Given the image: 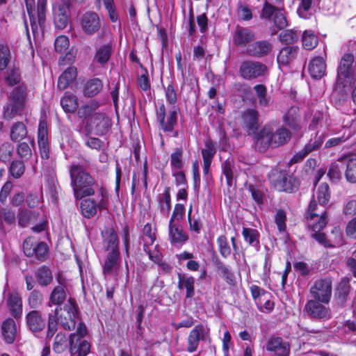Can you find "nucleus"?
I'll return each instance as SVG.
<instances>
[{
	"label": "nucleus",
	"instance_id": "obj_1",
	"mask_svg": "<svg viewBox=\"0 0 356 356\" xmlns=\"http://www.w3.org/2000/svg\"><path fill=\"white\" fill-rule=\"evenodd\" d=\"M61 309L56 307L54 313L48 314L46 340H51L57 332L58 321L63 329L66 330H73L76 327V319L79 316V308L76 300L70 298L67 303L63 307V312L58 316V312Z\"/></svg>",
	"mask_w": 356,
	"mask_h": 356
},
{
	"label": "nucleus",
	"instance_id": "obj_2",
	"mask_svg": "<svg viewBox=\"0 0 356 356\" xmlns=\"http://www.w3.org/2000/svg\"><path fill=\"white\" fill-rule=\"evenodd\" d=\"M70 177L74 196L76 200L95 194V186H97V183L83 165L72 164L70 167Z\"/></svg>",
	"mask_w": 356,
	"mask_h": 356
},
{
	"label": "nucleus",
	"instance_id": "obj_3",
	"mask_svg": "<svg viewBox=\"0 0 356 356\" xmlns=\"http://www.w3.org/2000/svg\"><path fill=\"white\" fill-rule=\"evenodd\" d=\"M98 197H100L98 202L90 197L81 199L80 212L84 218L91 219L97 215L98 211L108 210L109 197L105 188L101 186L99 188Z\"/></svg>",
	"mask_w": 356,
	"mask_h": 356
},
{
	"label": "nucleus",
	"instance_id": "obj_4",
	"mask_svg": "<svg viewBox=\"0 0 356 356\" xmlns=\"http://www.w3.org/2000/svg\"><path fill=\"white\" fill-rule=\"evenodd\" d=\"M327 209H324L322 211H321L320 216H318V220L316 223L312 225H309V227L314 232L312 234V237L314 238L319 244L323 245L325 248H333L337 245H341L343 243V237L342 233L338 229L336 232H332L333 234H335V241L334 243L330 242L329 239H327V236L325 233L321 232V231L326 226L327 223Z\"/></svg>",
	"mask_w": 356,
	"mask_h": 356
},
{
	"label": "nucleus",
	"instance_id": "obj_5",
	"mask_svg": "<svg viewBox=\"0 0 356 356\" xmlns=\"http://www.w3.org/2000/svg\"><path fill=\"white\" fill-rule=\"evenodd\" d=\"M330 198L331 191L329 185L325 182L321 183L309 202L305 213V218L309 221L320 216L321 212L318 213L317 202L320 206L325 207L329 203Z\"/></svg>",
	"mask_w": 356,
	"mask_h": 356
},
{
	"label": "nucleus",
	"instance_id": "obj_6",
	"mask_svg": "<svg viewBox=\"0 0 356 356\" xmlns=\"http://www.w3.org/2000/svg\"><path fill=\"white\" fill-rule=\"evenodd\" d=\"M355 56L352 53L344 54L340 59L337 69L336 80L339 86L353 84L355 81L353 63Z\"/></svg>",
	"mask_w": 356,
	"mask_h": 356
},
{
	"label": "nucleus",
	"instance_id": "obj_7",
	"mask_svg": "<svg viewBox=\"0 0 356 356\" xmlns=\"http://www.w3.org/2000/svg\"><path fill=\"white\" fill-rule=\"evenodd\" d=\"M26 6L27 14L29 17L32 31L35 32L38 29V26L43 29L46 21L47 3V0H38L37 1V19L35 16V0H24Z\"/></svg>",
	"mask_w": 356,
	"mask_h": 356
},
{
	"label": "nucleus",
	"instance_id": "obj_8",
	"mask_svg": "<svg viewBox=\"0 0 356 356\" xmlns=\"http://www.w3.org/2000/svg\"><path fill=\"white\" fill-rule=\"evenodd\" d=\"M268 70L266 64L254 60H245L240 64L238 73L245 80H253L264 76Z\"/></svg>",
	"mask_w": 356,
	"mask_h": 356
},
{
	"label": "nucleus",
	"instance_id": "obj_9",
	"mask_svg": "<svg viewBox=\"0 0 356 356\" xmlns=\"http://www.w3.org/2000/svg\"><path fill=\"white\" fill-rule=\"evenodd\" d=\"M283 10L279 6L264 1L260 13V18L268 21H273L274 25L280 30L287 26L286 19L283 14Z\"/></svg>",
	"mask_w": 356,
	"mask_h": 356
},
{
	"label": "nucleus",
	"instance_id": "obj_10",
	"mask_svg": "<svg viewBox=\"0 0 356 356\" xmlns=\"http://www.w3.org/2000/svg\"><path fill=\"white\" fill-rule=\"evenodd\" d=\"M179 108L174 106L173 109L166 115V108L164 104H161L156 111V121L160 129L164 133H171L177 124L178 111Z\"/></svg>",
	"mask_w": 356,
	"mask_h": 356
},
{
	"label": "nucleus",
	"instance_id": "obj_11",
	"mask_svg": "<svg viewBox=\"0 0 356 356\" xmlns=\"http://www.w3.org/2000/svg\"><path fill=\"white\" fill-rule=\"evenodd\" d=\"M86 127L88 129V133L93 130L95 134L104 136L111 129L112 120L105 113H94L88 120Z\"/></svg>",
	"mask_w": 356,
	"mask_h": 356
},
{
	"label": "nucleus",
	"instance_id": "obj_12",
	"mask_svg": "<svg viewBox=\"0 0 356 356\" xmlns=\"http://www.w3.org/2000/svg\"><path fill=\"white\" fill-rule=\"evenodd\" d=\"M332 291V280L330 277L318 279L309 290L313 298L319 300L325 305L330 302Z\"/></svg>",
	"mask_w": 356,
	"mask_h": 356
},
{
	"label": "nucleus",
	"instance_id": "obj_13",
	"mask_svg": "<svg viewBox=\"0 0 356 356\" xmlns=\"http://www.w3.org/2000/svg\"><path fill=\"white\" fill-rule=\"evenodd\" d=\"M300 181L299 179L293 175H290L286 170H280L274 182L275 188L279 192L294 193L299 190Z\"/></svg>",
	"mask_w": 356,
	"mask_h": 356
},
{
	"label": "nucleus",
	"instance_id": "obj_14",
	"mask_svg": "<svg viewBox=\"0 0 356 356\" xmlns=\"http://www.w3.org/2000/svg\"><path fill=\"white\" fill-rule=\"evenodd\" d=\"M24 318L26 328L34 335L41 333L47 327V321L38 309L30 310L25 314Z\"/></svg>",
	"mask_w": 356,
	"mask_h": 356
},
{
	"label": "nucleus",
	"instance_id": "obj_15",
	"mask_svg": "<svg viewBox=\"0 0 356 356\" xmlns=\"http://www.w3.org/2000/svg\"><path fill=\"white\" fill-rule=\"evenodd\" d=\"M273 47V44L270 40H254L247 46L245 54L252 58H263L271 54Z\"/></svg>",
	"mask_w": 356,
	"mask_h": 356
},
{
	"label": "nucleus",
	"instance_id": "obj_16",
	"mask_svg": "<svg viewBox=\"0 0 356 356\" xmlns=\"http://www.w3.org/2000/svg\"><path fill=\"white\" fill-rule=\"evenodd\" d=\"M266 350L267 352L273 353L275 356H289L291 345L282 337L273 334L266 342Z\"/></svg>",
	"mask_w": 356,
	"mask_h": 356
},
{
	"label": "nucleus",
	"instance_id": "obj_17",
	"mask_svg": "<svg viewBox=\"0 0 356 356\" xmlns=\"http://www.w3.org/2000/svg\"><path fill=\"white\" fill-rule=\"evenodd\" d=\"M325 303L321 302L319 300H309L305 305V310L308 316L315 319H330L331 318V311Z\"/></svg>",
	"mask_w": 356,
	"mask_h": 356
},
{
	"label": "nucleus",
	"instance_id": "obj_18",
	"mask_svg": "<svg viewBox=\"0 0 356 356\" xmlns=\"http://www.w3.org/2000/svg\"><path fill=\"white\" fill-rule=\"evenodd\" d=\"M255 39L256 34L250 28L238 25L236 26L233 35V43L236 47L246 49Z\"/></svg>",
	"mask_w": 356,
	"mask_h": 356
},
{
	"label": "nucleus",
	"instance_id": "obj_19",
	"mask_svg": "<svg viewBox=\"0 0 356 356\" xmlns=\"http://www.w3.org/2000/svg\"><path fill=\"white\" fill-rule=\"evenodd\" d=\"M81 25L86 34L92 35L100 29L101 20L95 12L88 11L81 16Z\"/></svg>",
	"mask_w": 356,
	"mask_h": 356
},
{
	"label": "nucleus",
	"instance_id": "obj_20",
	"mask_svg": "<svg viewBox=\"0 0 356 356\" xmlns=\"http://www.w3.org/2000/svg\"><path fill=\"white\" fill-rule=\"evenodd\" d=\"M241 120L244 130L248 135L256 133L259 127V113L254 108H248L241 115Z\"/></svg>",
	"mask_w": 356,
	"mask_h": 356
},
{
	"label": "nucleus",
	"instance_id": "obj_21",
	"mask_svg": "<svg viewBox=\"0 0 356 356\" xmlns=\"http://www.w3.org/2000/svg\"><path fill=\"white\" fill-rule=\"evenodd\" d=\"M350 278L343 277L336 286L334 291V300L337 305L344 307L349 298V294L351 290Z\"/></svg>",
	"mask_w": 356,
	"mask_h": 356
},
{
	"label": "nucleus",
	"instance_id": "obj_22",
	"mask_svg": "<svg viewBox=\"0 0 356 356\" xmlns=\"http://www.w3.org/2000/svg\"><path fill=\"white\" fill-rule=\"evenodd\" d=\"M120 265L121 252H108L102 264V273L105 276L118 275Z\"/></svg>",
	"mask_w": 356,
	"mask_h": 356
},
{
	"label": "nucleus",
	"instance_id": "obj_23",
	"mask_svg": "<svg viewBox=\"0 0 356 356\" xmlns=\"http://www.w3.org/2000/svg\"><path fill=\"white\" fill-rule=\"evenodd\" d=\"M206 331L203 325H196L189 332L187 337L186 350L188 353L195 352L199 346L200 341L205 340Z\"/></svg>",
	"mask_w": 356,
	"mask_h": 356
},
{
	"label": "nucleus",
	"instance_id": "obj_24",
	"mask_svg": "<svg viewBox=\"0 0 356 356\" xmlns=\"http://www.w3.org/2000/svg\"><path fill=\"white\" fill-rule=\"evenodd\" d=\"M272 127L264 125L255 135V146L261 152L273 147Z\"/></svg>",
	"mask_w": 356,
	"mask_h": 356
},
{
	"label": "nucleus",
	"instance_id": "obj_25",
	"mask_svg": "<svg viewBox=\"0 0 356 356\" xmlns=\"http://www.w3.org/2000/svg\"><path fill=\"white\" fill-rule=\"evenodd\" d=\"M299 47L296 45H286L283 47L277 56V63L279 67H289L297 58Z\"/></svg>",
	"mask_w": 356,
	"mask_h": 356
},
{
	"label": "nucleus",
	"instance_id": "obj_26",
	"mask_svg": "<svg viewBox=\"0 0 356 356\" xmlns=\"http://www.w3.org/2000/svg\"><path fill=\"white\" fill-rule=\"evenodd\" d=\"M101 234L105 245V251L107 253L120 252L119 237L113 228L106 229Z\"/></svg>",
	"mask_w": 356,
	"mask_h": 356
},
{
	"label": "nucleus",
	"instance_id": "obj_27",
	"mask_svg": "<svg viewBox=\"0 0 356 356\" xmlns=\"http://www.w3.org/2000/svg\"><path fill=\"white\" fill-rule=\"evenodd\" d=\"M6 303L10 315L16 318H21L23 313L22 299L17 292L9 293Z\"/></svg>",
	"mask_w": 356,
	"mask_h": 356
},
{
	"label": "nucleus",
	"instance_id": "obj_28",
	"mask_svg": "<svg viewBox=\"0 0 356 356\" xmlns=\"http://www.w3.org/2000/svg\"><path fill=\"white\" fill-rule=\"evenodd\" d=\"M68 343L70 351L73 355L86 356L90 351V343L85 339L77 341V337L74 334H70Z\"/></svg>",
	"mask_w": 356,
	"mask_h": 356
},
{
	"label": "nucleus",
	"instance_id": "obj_29",
	"mask_svg": "<svg viewBox=\"0 0 356 356\" xmlns=\"http://www.w3.org/2000/svg\"><path fill=\"white\" fill-rule=\"evenodd\" d=\"M282 122L290 129L298 131L301 129L299 108L291 106L282 116Z\"/></svg>",
	"mask_w": 356,
	"mask_h": 356
},
{
	"label": "nucleus",
	"instance_id": "obj_30",
	"mask_svg": "<svg viewBox=\"0 0 356 356\" xmlns=\"http://www.w3.org/2000/svg\"><path fill=\"white\" fill-rule=\"evenodd\" d=\"M3 340L7 344L14 343L17 336V327L15 321L12 318L5 319L1 325Z\"/></svg>",
	"mask_w": 356,
	"mask_h": 356
},
{
	"label": "nucleus",
	"instance_id": "obj_31",
	"mask_svg": "<svg viewBox=\"0 0 356 356\" xmlns=\"http://www.w3.org/2000/svg\"><path fill=\"white\" fill-rule=\"evenodd\" d=\"M195 282L193 276L178 273L177 288L179 290H186V299H191L195 296Z\"/></svg>",
	"mask_w": 356,
	"mask_h": 356
},
{
	"label": "nucleus",
	"instance_id": "obj_32",
	"mask_svg": "<svg viewBox=\"0 0 356 356\" xmlns=\"http://www.w3.org/2000/svg\"><path fill=\"white\" fill-rule=\"evenodd\" d=\"M168 236L170 242L175 245H184L188 240V234L175 222L168 224Z\"/></svg>",
	"mask_w": 356,
	"mask_h": 356
},
{
	"label": "nucleus",
	"instance_id": "obj_33",
	"mask_svg": "<svg viewBox=\"0 0 356 356\" xmlns=\"http://www.w3.org/2000/svg\"><path fill=\"white\" fill-rule=\"evenodd\" d=\"M338 162L346 165L345 177L348 182L356 183V158L352 156L343 155L337 160Z\"/></svg>",
	"mask_w": 356,
	"mask_h": 356
},
{
	"label": "nucleus",
	"instance_id": "obj_34",
	"mask_svg": "<svg viewBox=\"0 0 356 356\" xmlns=\"http://www.w3.org/2000/svg\"><path fill=\"white\" fill-rule=\"evenodd\" d=\"M273 148L286 145L292 138L291 131L284 126L277 129L275 131L272 128Z\"/></svg>",
	"mask_w": 356,
	"mask_h": 356
},
{
	"label": "nucleus",
	"instance_id": "obj_35",
	"mask_svg": "<svg viewBox=\"0 0 356 356\" xmlns=\"http://www.w3.org/2000/svg\"><path fill=\"white\" fill-rule=\"evenodd\" d=\"M309 73L313 79H320L325 74L326 63L321 56L313 58L309 63Z\"/></svg>",
	"mask_w": 356,
	"mask_h": 356
},
{
	"label": "nucleus",
	"instance_id": "obj_36",
	"mask_svg": "<svg viewBox=\"0 0 356 356\" xmlns=\"http://www.w3.org/2000/svg\"><path fill=\"white\" fill-rule=\"evenodd\" d=\"M77 76V70L74 66L68 67L58 77L57 88L60 90H65Z\"/></svg>",
	"mask_w": 356,
	"mask_h": 356
},
{
	"label": "nucleus",
	"instance_id": "obj_37",
	"mask_svg": "<svg viewBox=\"0 0 356 356\" xmlns=\"http://www.w3.org/2000/svg\"><path fill=\"white\" fill-rule=\"evenodd\" d=\"M67 298V293L65 288L63 286H56L51 291L48 306L56 305L58 308H61V305L64 303Z\"/></svg>",
	"mask_w": 356,
	"mask_h": 356
},
{
	"label": "nucleus",
	"instance_id": "obj_38",
	"mask_svg": "<svg viewBox=\"0 0 356 356\" xmlns=\"http://www.w3.org/2000/svg\"><path fill=\"white\" fill-rule=\"evenodd\" d=\"M60 105L65 113H73L78 108L77 97L72 92L66 91L60 99Z\"/></svg>",
	"mask_w": 356,
	"mask_h": 356
},
{
	"label": "nucleus",
	"instance_id": "obj_39",
	"mask_svg": "<svg viewBox=\"0 0 356 356\" xmlns=\"http://www.w3.org/2000/svg\"><path fill=\"white\" fill-rule=\"evenodd\" d=\"M103 88V82L99 78H92L87 81L83 88V95L88 97L97 95Z\"/></svg>",
	"mask_w": 356,
	"mask_h": 356
},
{
	"label": "nucleus",
	"instance_id": "obj_40",
	"mask_svg": "<svg viewBox=\"0 0 356 356\" xmlns=\"http://www.w3.org/2000/svg\"><path fill=\"white\" fill-rule=\"evenodd\" d=\"M222 172L225 177L227 186L230 188L235 185L234 173L236 172L234 161L226 159L222 164Z\"/></svg>",
	"mask_w": 356,
	"mask_h": 356
},
{
	"label": "nucleus",
	"instance_id": "obj_41",
	"mask_svg": "<svg viewBox=\"0 0 356 356\" xmlns=\"http://www.w3.org/2000/svg\"><path fill=\"white\" fill-rule=\"evenodd\" d=\"M35 277L41 286H47L53 281L52 272L47 266H42L37 270Z\"/></svg>",
	"mask_w": 356,
	"mask_h": 356
},
{
	"label": "nucleus",
	"instance_id": "obj_42",
	"mask_svg": "<svg viewBox=\"0 0 356 356\" xmlns=\"http://www.w3.org/2000/svg\"><path fill=\"white\" fill-rule=\"evenodd\" d=\"M27 128L22 122H17L10 127V138L13 142H20L27 136Z\"/></svg>",
	"mask_w": 356,
	"mask_h": 356
},
{
	"label": "nucleus",
	"instance_id": "obj_43",
	"mask_svg": "<svg viewBox=\"0 0 356 356\" xmlns=\"http://www.w3.org/2000/svg\"><path fill=\"white\" fill-rule=\"evenodd\" d=\"M67 8L65 6H59L58 10L54 17V23L55 26L60 30H63L67 26L68 14Z\"/></svg>",
	"mask_w": 356,
	"mask_h": 356
},
{
	"label": "nucleus",
	"instance_id": "obj_44",
	"mask_svg": "<svg viewBox=\"0 0 356 356\" xmlns=\"http://www.w3.org/2000/svg\"><path fill=\"white\" fill-rule=\"evenodd\" d=\"M183 154L184 150L181 147L175 148L170 154V163L172 170H179L184 168Z\"/></svg>",
	"mask_w": 356,
	"mask_h": 356
},
{
	"label": "nucleus",
	"instance_id": "obj_45",
	"mask_svg": "<svg viewBox=\"0 0 356 356\" xmlns=\"http://www.w3.org/2000/svg\"><path fill=\"white\" fill-rule=\"evenodd\" d=\"M99 106V102L92 99L88 104L82 105L78 108L77 116L79 118L83 120L89 117L90 118Z\"/></svg>",
	"mask_w": 356,
	"mask_h": 356
},
{
	"label": "nucleus",
	"instance_id": "obj_46",
	"mask_svg": "<svg viewBox=\"0 0 356 356\" xmlns=\"http://www.w3.org/2000/svg\"><path fill=\"white\" fill-rule=\"evenodd\" d=\"M242 235L245 242L250 245L253 247L259 246V232L252 228L243 227L242 230Z\"/></svg>",
	"mask_w": 356,
	"mask_h": 356
},
{
	"label": "nucleus",
	"instance_id": "obj_47",
	"mask_svg": "<svg viewBox=\"0 0 356 356\" xmlns=\"http://www.w3.org/2000/svg\"><path fill=\"white\" fill-rule=\"evenodd\" d=\"M171 188L170 186H165L163 193L159 195L157 201L161 211H166L167 213L171 210Z\"/></svg>",
	"mask_w": 356,
	"mask_h": 356
},
{
	"label": "nucleus",
	"instance_id": "obj_48",
	"mask_svg": "<svg viewBox=\"0 0 356 356\" xmlns=\"http://www.w3.org/2000/svg\"><path fill=\"white\" fill-rule=\"evenodd\" d=\"M12 58L10 47L6 42H0V71L6 70Z\"/></svg>",
	"mask_w": 356,
	"mask_h": 356
},
{
	"label": "nucleus",
	"instance_id": "obj_49",
	"mask_svg": "<svg viewBox=\"0 0 356 356\" xmlns=\"http://www.w3.org/2000/svg\"><path fill=\"white\" fill-rule=\"evenodd\" d=\"M112 53V47L111 44H105L101 47L99 49L97 50L95 55V60L97 63L104 65L106 63L111 56Z\"/></svg>",
	"mask_w": 356,
	"mask_h": 356
},
{
	"label": "nucleus",
	"instance_id": "obj_50",
	"mask_svg": "<svg viewBox=\"0 0 356 356\" xmlns=\"http://www.w3.org/2000/svg\"><path fill=\"white\" fill-rule=\"evenodd\" d=\"M216 243L218 252L221 257L224 259L229 257L232 254V248L228 243L227 236L225 234L218 236L216 239Z\"/></svg>",
	"mask_w": 356,
	"mask_h": 356
},
{
	"label": "nucleus",
	"instance_id": "obj_51",
	"mask_svg": "<svg viewBox=\"0 0 356 356\" xmlns=\"http://www.w3.org/2000/svg\"><path fill=\"white\" fill-rule=\"evenodd\" d=\"M24 106L10 103L3 106V118L6 120H10L15 116L21 115Z\"/></svg>",
	"mask_w": 356,
	"mask_h": 356
},
{
	"label": "nucleus",
	"instance_id": "obj_52",
	"mask_svg": "<svg viewBox=\"0 0 356 356\" xmlns=\"http://www.w3.org/2000/svg\"><path fill=\"white\" fill-rule=\"evenodd\" d=\"M352 84H346L343 86L334 83L335 103L339 105L344 103L348 97V88Z\"/></svg>",
	"mask_w": 356,
	"mask_h": 356
},
{
	"label": "nucleus",
	"instance_id": "obj_53",
	"mask_svg": "<svg viewBox=\"0 0 356 356\" xmlns=\"http://www.w3.org/2000/svg\"><path fill=\"white\" fill-rule=\"evenodd\" d=\"M302 47L307 50L314 49L318 43V37L312 31H305L302 37Z\"/></svg>",
	"mask_w": 356,
	"mask_h": 356
},
{
	"label": "nucleus",
	"instance_id": "obj_54",
	"mask_svg": "<svg viewBox=\"0 0 356 356\" xmlns=\"http://www.w3.org/2000/svg\"><path fill=\"white\" fill-rule=\"evenodd\" d=\"M67 348V337L65 334L60 332L54 337L52 349L56 353H62Z\"/></svg>",
	"mask_w": 356,
	"mask_h": 356
},
{
	"label": "nucleus",
	"instance_id": "obj_55",
	"mask_svg": "<svg viewBox=\"0 0 356 356\" xmlns=\"http://www.w3.org/2000/svg\"><path fill=\"white\" fill-rule=\"evenodd\" d=\"M43 300V295L40 290H32L27 299L28 305L32 309H37L42 305Z\"/></svg>",
	"mask_w": 356,
	"mask_h": 356
},
{
	"label": "nucleus",
	"instance_id": "obj_56",
	"mask_svg": "<svg viewBox=\"0 0 356 356\" xmlns=\"http://www.w3.org/2000/svg\"><path fill=\"white\" fill-rule=\"evenodd\" d=\"M9 172L15 179L20 178L25 172V164L22 160H13L9 166Z\"/></svg>",
	"mask_w": 356,
	"mask_h": 356
},
{
	"label": "nucleus",
	"instance_id": "obj_57",
	"mask_svg": "<svg viewBox=\"0 0 356 356\" xmlns=\"http://www.w3.org/2000/svg\"><path fill=\"white\" fill-rule=\"evenodd\" d=\"M6 81L10 86H13L18 84L21 81V75L19 67L14 65L8 68L6 72Z\"/></svg>",
	"mask_w": 356,
	"mask_h": 356
},
{
	"label": "nucleus",
	"instance_id": "obj_58",
	"mask_svg": "<svg viewBox=\"0 0 356 356\" xmlns=\"http://www.w3.org/2000/svg\"><path fill=\"white\" fill-rule=\"evenodd\" d=\"M216 153V147L215 143L210 138L206 140L204 142V148L201 150L203 160L212 161Z\"/></svg>",
	"mask_w": 356,
	"mask_h": 356
},
{
	"label": "nucleus",
	"instance_id": "obj_59",
	"mask_svg": "<svg viewBox=\"0 0 356 356\" xmlns=\"http://www.w3.org/2000/svg\"><path fill=\"white\" fill-rule=\"evenodd\" d=\"M26 95V89L25 87L18 86L15 88L11 94H10V99L12 100V103L20 104L24 106L25 99Z\"/></svg>",
	"mask_w": 356,
	"mask_h": 356
},
{
	"label": "nucleus",
	"instance_id": "obj_60",
	"mask_svg": "<svg viewBox=\"0 0 356 356\" xmlns=\"http://www.w3.org/2000/svg\"><path fill=\"white\" fill-rule=\"evenodd\" d=\"M250 291L255 305L257 303L260 304V301H261L265 296L268 297L270 293L256 284H252L250 286Z\"/></svg>",
	"mask_w": 356,
	"mask_h": 356
},
{
	"label": "nucleus",
	"instance_id": "obj_61",
	"mask_svg": "<svg viewBox=\"0 0 356 356\" xmlns=\"http://www.w3.org/2000/svg\"><path fill=\"white\" fill-rule=\"evenodd\" d=\"M14 147L8 143L5 142L0 145V161L6 163L9 162L13 154Z\"/></svg>",
	"mask_w": 356,
	"mask_h": 356
},
{
	"label": "nucleus",
	"instance_id": "obj_62",
	"mask_svg": "<svg viewBox=\"0 0 356 356\" xmlns=\"http://www.w3.org/2000/svg\"><path fill=\"white\" fill-rule=\"evenodd\" d=\"M48 247L45 242H38L34 247L33 257L39 261H44L47 259L48 253Z\"/></svg>",
	"mask_w": 356,
	"mask_h": 356
},
{
	"label": "nucleus",
	"instance_id": "obj_63",
	"mask_svg": "<svg viewBox=\"0 0 356 356\" xmlns=\"http://www.w3.org/2000/svg\"><path fill=\"white\" fill-rule=\"evenodd\" d=\"M17 154L22 159L27 161L32 156V151L29 145L26 142H19L17 146Z\"/></svg>",
	"mask_w": 356,
	"mask_h": 356
},
{
	"label": "nucleus",
	"instance_id": "obj_64",
	"mask_svg": "<svg viewBox=\"0 0 356 356\" xmlns=\"http://www.w3.org/2000/svg\"><path fill=\"white\" fill-rule=\"evenodd\" d=\"M69 38L65 35L58 36L54 41V48L56 52L60 54L65 53L69 48Z\"/></svg>",
	"mask_w": 356,
	"mask_h": 356
}]
</instances>
